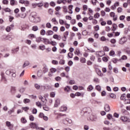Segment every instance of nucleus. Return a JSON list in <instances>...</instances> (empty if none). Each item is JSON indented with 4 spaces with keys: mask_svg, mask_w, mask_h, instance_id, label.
Wrapping results in <instances>:
<instances>
[{
    "mask_svg": "<svg viewBox=\"0 0 130 130\" xmlns=\"http://www.w3.org/2000/svg\"><path fill=\"white\" fill-rule=\"evenodd\" d=\"M101 16H102V17H104L105 16V15H106V13H105V11L102 10L101 12Z\"/></svg>",
    "mask_w": 130,
    "mask_h": 130,
    "instance_id": "52",
    "label": "nucleus"
},
{
    "mask_svg": "<svg viewBox=\"0 0 130 130\" xmlns=\"http://www.w3.org/2000/svg\"><path fill=\"white\" fill-rule=\"evenodd\" d=\"M117 11L118 13H121L122 12V8L121 7H119L117 8Z\"/></svg>",
    "mask_w": 130,
    "mask_h": 130,
    "instance_id": "53",
    "label": "nucleus"
},
{
    "mask_svg": "<svg viewBox=\"0 0 130 130\" xmlns=\"http://www.w3.org/2000/svg\"><path fill=\"white\" fill-rule=\"evenodd\" d=\"M52 63H53V64H58V61L55 60H53L52 61Z\"/></svg>",
    "mask_w": 130,
    "mask_h": 130,
    "instance_id": "61",
    "label": "nucleus"
},
{
    "mask_svg": "<svg viewBox=\"0 0 130 130\" xmlns=\"http://www.w3.org/2000/svg\"><path fill=\"white\" fill-rule=\"evenodd\" d=\"M91 108H87V111H85V112H84V113H88V114H90L91 113Z\"/></svg>",
    "mask_w": 130,
    "mask_h": 130,
    "instance_id": "47",
    "label": "nucleus"
},
{
    "mask_svg": "<svg viewBox=\"0 0 130 130\" xmlns=\"http://www.w3.org/2000/svg\"><path fill=\"white\" fill-rule=\"evenodd\" d=\"M70 90H71V87L69 86H67L64 88L65 92H70Z\"/></svg>",
    "mask_w": 130,
    "mask_h": 130,
    "instance_id": "22",
    "label": "nucleus"
},
{
    "mask_svg": "<svg viewBox=\"0 0 130 130\" xmlns=\"http://www.w3.org/2000/svg\"><path fill=\"white\" fill-rule=\"evenodd\" d=\"M70 85H74V84H76V82H75V80H71L69 82Z\"/></svg>",
    "mask_w": 130,
    "mask_h": 130,
    "instance_id": "51",
    "label": "nucleus"
},
{
    "mask_svg": "<svg viewBox=\"0 0 130 130\" xmlns=\"http://www.w3.org/2000/svg\"><path fill=\"white\" fill-rule=\"evenodd\" d=\"M29 125L31 128L37 129V124H36L35 123L31 122L29 124Z\"/></svg>",
    "mask_w": 130,
    "mask_h": 130,
    "instance_id": "7",
    "label": "nucleus"
},
{
    "mask_svg": "<svg viewBox=\"0 0 130 130\" xmlns=\"http://www.w3.org/2000/svg\"><path fill=\"white\" fill-rule=\"evenodd\" d=\"M8 36L6 35H4L1 37V39L2 40H8Z\"/></svg>",
    "mask_w": 130,
    "mask_h": 130,
    "instance_id": "18",
    "label": "nucleus"
},
{
    "mask_svg": "<svg viewBox=\"0 0 130 130\" xmlns=\"http://www.w3.org/2000/svg\"><path fill=\"white\" fill-rule=\"evenodd\" d=\"M25 90H26V88H24V87H21L20 89H19V92L20 93H24V92H25Z\"/></svg>",
    "mask_w": 130,
    "mask_h": 130,
    "instance_id": "29",
    "label": "nucleus"
},
{
    "mask_svg": "<svg viewBox=\"0 0 130 130\" xmlns=\"http://www.w3.org/2000/svg\"><path fill=\"white\" fill-rule=\"evenodd\" d=\"M12 73H14V70H12V69L8 70L6 72V75H8V76L10 75L11 74H12Z\"/></svg>",
    "mask_w": 130,
    "mask_h": 130,
    "instance_id": "9",
    "label": "nucleus"
},
{
    "mask_svg": "<svg viewBox=\"0 0 130 130\" xmlns=\"http://www.w3.org/2000/svg\"><path fill=\"white\" fill-rule=\"evenodd\" d=\"M107 117L108 119H109V120H110V119H111V118H112V115L111 114H108L107 115Z\"/></svg>",
    "mask_w": 130,
    "mask_h": 130,
    "instance_id": "38",
    "label": "nucleus"
},
{
    "mask_svg": "<svg viewBox=\"0 0 130 130\" xmlns=\"http://www.w3.org/2000/svg\"><path fill=\"white\" fill-rule=\"evenodd\" d=\"M104 109L106 112H109V111H110V107L109 106V105H105Z\"/></svg>",
    "mask_w": 130,
    "mask_h": 130,
    "instance_id": "5",
    "label": "nucleus"
},
{
    "mask_svg": "<svg viewBox=\"0 0 130 130\" xmlns=\"http://www.w3.org/2000/svg\"><path fill=\"white\" fill-rule=\"evenodd\" d=\"M60 102V101H59V99H57L55 102L54 107H57Z\"/></svg>",
    "mask_w": 130,
    "mask_h": 130,
    "instance_id": "14",
    "label": "nucleus"
},
{
    "mask_svg": "<svg viewBox=\"0 0 130 130\" xmlns=\"http://www.w3.org/2000/svg\"><path fill=\"white\" fill-rule=\"evenodd\" d=\"M101 95L103 96H106V91H105V90H103L101 92Z\"/></svg>",
    "mask_w": 130,
    "mask_h": 130,
    "instance_id": "62",
    "label": "nucleus"
},
{
    "mask_svg": "<svg viewBox=\"0 0 130 130\" xmlns=\"http://www.w3.org/2000/svg\"><path fill=\"white\" fill-rule=\"evenodd\" d=\"M21 121L23 123H26V122H27V120H26L24 117L21 118Z\"/></svg>",
    "mask_w": 130,
    "mask_h": 130,
    "instance_id": "40",
    "label": "nucleus"
},
{
    "mask_svg": "<svg viewBox=\"0 0 130 130\" xmlns=\"http://www.w3.org/2000/svg\"><path fill=\"white\" fill-rule=\"evenodd\" d=\"M32 113L33 114H37V110L35 108L32 109Z\"/></svg>",
    "mask_w": 130,
    "mask_h": 130,
    "instance_id": "57",
    "label": "nucleus"
},
{
    "mask_svg": "<svg viewBox=\"0 0 130 130\" xmlns=\"http://www.w3.org/2000/svg\"><path fill=\"white\" fill-rule=\"evenodd\" d=\"M115 54V52H114V51L113 50H111L109 52V55L110 56H113V55H114Z\"/></svg>",
    "mask_w": 130,
    "mask_h": 130,
    "instance_id": "28",
    "label": "nucleus"
},
{
    "mask_svg": "<svg viewBox=\"0 0 130 130\" xmlns=\"http://www.w3.org/2000/svg\"><path fill=\"white\" fill-rule=\"evenodd\" d=\"M29 64H30V62H29V61H25L22 66L23 69H24V68H26V67H28V66H29Z\"/></svg>",
    "mask_w": 130,
    "mask_h": 130,
    "instance_id": "10",
    "label": "nucleus"
},
{
    "mask_svg": "<svg viewBox=\"0 0 130 130\" xmlns=\"http://www.w3.org/2000/svg\"><path fill=\"white\" fill-rule=\"evenodd\" d=\"M74 64V62L72 60H69L68 62V66H69L70 67H72V64Z\"/></svg>",
    "mask_w": 130,
    "mask_h": 130,
    "instance_id": "48",
    "label": "nucleus"
},
{
    "mask_svg": "<svg viewBox=\"0 0 130 130\" xmlns=\"http://www.w3.org/2000/svg\"><path fill=\"white\" fill-rule=\"evenodd\" d=\"M104 51H109V48H108V47H104Z\"/></svg>",
    "mask_w": 130,
    "mask_h": 130,
    "instance_id": "64",
    "label": "nucleus"
},
{
    "mask_svg": "<svg viewBox=\"0 0 130 130\" xmlns=\"http://www.w3.org/2000/svg\"><path fill=\"white\" fill-rule=\"evenodd\" d=\"M53 31L52 30H48L46 33V35L49 36L50 35H53Z\"/></svg>",
    "mask_w": 130,
    "mask_h": 130,
    "instance_id": "12",
    "label": "nucleus"
},
{
    "mask_svg": "<svg viewBox=\"0 0 130 130\" xmlns=\"http://www.w3.org/2000/svg\"><path fill=\"white\" fill-rule=\"evenodd\" d=\"M96 72H98L97 74H98V76H100V77H103V74H102L101 73V70L98 69Z\"/></svg>",
    "mask_w": 130,
    "mask_h": 130,
    "instance_id": "23",
    "label": "nucleus"
},
{
    "mask_svg": "<svg viewBox=\"0 0 130 130\" xmlns=\"http://www.w3.org/2000/svg\"><path fill=\"white\" fill-rule=\"evenodd\" d=\"M11 91L12 94H15V93H16V87L14 86H12Z\"/></svg>",
    "mask_w": 130,
    "mask_h": 130,
    "instance_id": "19",
    "label": "nucleus"
},
{
    "mask_svg": "<svg viewBox=\"0 0 130 130\" xmlns=\"http://www.w3.org/2000/svg\"><path fill=\"white\" fill-rule=\"evenodd\" d=\"M29 120L30 121H34V116L33 115L29 116Z\"/></svg>",
    "mask_w": 130,
    "mask_h": 130,
    "instance_id": "59",
    "label": "nucleus"
},
{
    "mask_svg": "<svg viewBox=\"0 0 130 130\" xmlns=\"http://www.w3.org/2000/svg\"><path fill=\"white\" fill-rule=\"evenodd\" d=\"M29 19H31V21L32 23H35L36 24L39 23V22H40L41 21V18H40V17H36V12H32L31 13Z\"/></svg>",
    "mask_w": 130,
    "mask_h": 130,
    "instance_id": "1",
    "label": "nucleus"
},
{
    "mask_svg": "<svg viewBox=\"0 0 130 130\" xmlns=\"http://www.w3.org/2000/svg\"><path fill=\"white\" fill-rule=\"evenodd\" d=\"M49 44H51L52 46H55L56 45V42L52 41L49 43Z\"/></svg>",
    "mask_w": 130,
    "mask_h": 130,
    "instance_id": "26",
    "label": "nucleus"
},
{
    "mask_svg": "<svg viewBox=\"0 0 130 130\" xmlns=\"http://www.w3.org/2000/svg\"><path fill=\"white\" fill-rule=\"evenodd\" d=\"M66 3H67V0H57V4L58 5H60V4H63V5H66Z\"/></svg>",
    "mask_w": 130,
    "mask_h": 130,
    "instance_id": "8",
    "label": "nucleus"
},
{
    "mask_svg": "<svg viewBox=\"0 0 130 130\" xmlns=\"http://www.w3.org/2000/svg\"><path fill=\"white\" fill-rule=\"evenodd\" d=\"M110 17H113V18H114L115 17V13L113 12H112L110 13Z\"/></svg>",
    "mask_w": 130,
    "mask_h": 130,
    "instance_id": "55",
    "label": "nucleus"
},
{
    "mask_svg": "<svg viewBox=\"0 0 130 130\" xmlns=\"http://www.w3.org/2000/svg\"><path fill=\"white\" fill-rule=\"evenodd\" d=\"M124 97H125V93L122 94L121 95V96H120V100H122V101L124 100V101H126L127 100L125 99L124 98Z\"/></svg>",
    "mask_w": 130,
    "mask_h": 130,
    "instance_id": "16",
    "label": "nucleus"
},
{
    "mask_svg": "<svg viewBox=\"0 0 130 130\" xmlns=\"http://www.w3.org/2000/svg\"><path fill=\"white\" fill-rule=\"evenodd\" d=\"M3 4L4 5H9V1H8V0H3Z\"/></svg>",
    "mask_w": 130,
    "mask_h": 130,
    "instance_id": "54",
    "label": "nucleus"
},
{
    "mask_svg": "<svg viewBox=\"0 0 130 130\" xmlns=\"http://www.w3.org/2000/svg\"><path fill=\"white\" fill-rule=\"evenodd\" d=\"M80 61L81 62H82V63H85V62H86V58H84V57H82L80 59Z\"/></svg>",
    "mask_w": 130,
    "mask_h": 130,
    "instance_id": "41",
    "label": "nucleus"
},
{
    "mask_svg": "<svg viewBox=\"0 0 130 130\" xmlns=\"http://www.w3.org/2000/svg\"><path fill=\"white\" fill-rule=\"evenodd\" d=\"M18 51H19V47H18L17 48H16L15 49H13L12 50V53H17V52H18Z\"/></svg>",
    "mask_w": 130,
    "mask_h": 130,
    "instance_id": "21",
    "label": "nucleus"
},
{
    "mask_svg": "<svg viewBox=\"0 0 130 130\" xmlns=\"http://www.w3.org/2000/svg\"><path fill=\"white\" fill-rule=\"evenodd\" d=\"M55 80L57 82H59V81H61V77H60L59 76H57V77L55 78Z\"/></svg>",
    "mask_w": 130,
    "mask_h": 130,
    "instance_id": "32",
    "label": "nucleus"
},
{
    "mask_svg": "<svg viewBox=\"0 0 130 130\" xmlns=\"http://www.w3.org/2000/svg\"><path fill=\"white\" fill-rule=\"evenodd\" d=\"M58 35H54L53 36V38H54V39H57V40H60V39H58Z\"/></svg>",
    "mask_w": 130,
    "mask_h": 130,
    "instance_id": "36",
    "label": "nucleus"
},
{
    "mask_svg": "<svg viewBox=\"0 0 130 130\" xmlns=\"http://www.w3.org/2000/svg\"><path fill=\"white\" fill-rule=\"evenodd\" d=\"M46 26L47 28H51V24L49 22L47 23Z\"/></svg>",
    "mask_w": 130,
    "mask_h": 130,
    "instance_id": "58",
    "label": "nucleus"
},
{
    "mask_svg": "<svg viewBox=\"0 0 130 130\" xmlns=\"http://www.w3.org/2000/svg\"><path fill=\"white\" fill-rule=\"evenodd\" d=\"M50 6H51V7H55V3L53 1L51 2L50 3Z\"/></svg>",
    "mask_w": 130,
    "mask_h": 130,
    "instance_id": "50",
    "label": "nucleus"
},
{
    "mask_svg": "<svg viewBox=\"0 0 130 130\" xmlns=\"http://www.w3.org/2000/svg\"><path fill=\"white\" fill-rule=\"evenodd\" d=\"M93 28L94 29V30H95V31H98L99 30V29H100L99 25H96V26H94Z\"/></svg>",
    "mask_w": 130,
    "mask_h": 130,
    "instance_id": "43",
    "label": "nucleus"
},
{
    "mask_svg": "<svg viewBox=\"0 0 130 130\" xmlns=\"http://www.w3.org/2000/svg\"><path fill=\"white\" fill-rule=\"evenodd\" d=\"M50 97H52V98H54V97H55V92H51L50 93Z\"/></svg>",
    "mask_w": 130,
    "mask_h": 130,
    "instance_id": "46",
    "label": "nucleus"
},
{
    "mask_svg": "<svg viewBox=\"0 0 130 130\" xmlns=\"http://www.w3.org/2000/svg\"><path fill=\"white\" fill-rule=\"evenodd\" d=\"M50 71L51 73H52V74H53V73H55L56 72L57 70L55 68H52L51 69H50Z\"/></svg>",
    "mask_w": 130,
    "mask_h": 130,
    "instance_id": "31",
    "label": "nucleus"
},
{
    "mask_svg": "<svg viewBox=\"0 0 130 130\" xmlns=\"http://www.w3.org/2000/svg\"><path fill=\"white\" fill-rule=\"evenodd\" d=\"M23 102L25 104H27V103H30V102H31V101L30 100V99H24L23 100Z\"/></svg>",
    "mask_w": 130,
    "mask_h": 130,
    "instance_id": "20",
    "label": "nucleus"
},
{
    "mask_svg": "<svg viewBox=\"0 0 130 130\" xmlns=\"http://www.w3.org/2000/svg\"><path fill=\"white\" fill-rule=\"evenodd\" d=\"M36 105H37V106H38V107H41V106H42V105L41 104V103L39 102H37L36 103Z\"/></svg>",
    "mask_w": 130,
    "mask_h": 130,
    "instance_id": "49",
    "label": "nucleus"
},
{
    "mask_svg": "<svg viewBox=\"0 0 130 130\" xmlns=\"http://www.w3.org/2000/svg\"><path fill=\"white\" fill-rule=\"evenodd\" d=\"M113 72L115 74H118V69L117 68H115L113 69Z\"/></svg>",
    "mask_w": 130,
    "mask_h": 130,
    "instance_id": "60",
    "label": "nucleus"
},
{
    "mask_svg": "<svg viewBox=\"0 0 130 130\" xmlns=\"http://www.w3.org/2000/svg\"><path fill=\"white\" fill-rule=\"evenodd\" d=\"M88 32L86 30H84L82 32V35H83V36H86Z\"/></svg>",
    "mask_w": 130,
    "mask_h": 130,
    "instance_id": "44",
    "label": "nucleus"
},
{
    "mask_svg": "<svg viewBox=\"0 0 130 130\" xmlns=\"http://www.w3.org/2000/svg\"><path fill=\"white\" fill-rule=\"evenodd\" d=\"M6 125H7V126H8L9 127H14V125L13 124H12L11 123V122L10 121H6Z\"/></svg>",
    "mask_w": 130,
    "mask_h": 130,
    "instance_id": "13",
    "label": "nucleus"
},
{
    "mask_svg": "<svg viewBox=\"0 0 130 130\" xmlns=\"http://www.w3.org/2000/svg\"><path fill=\"white\" fill-rule=\"evenodd\" d=\"M43 72L44 74H45L46 73H47L48 72V69L46 67H44L43 68Z\"/></svg>",
    "mask_w": 130,
    "mask_h": 130,
    "instance_id": "25",
    "label": "nucleus"
},
{
    "mask_svg": "<svg viewBox=\"0 0 130 130\" xmlns=\"http://www.w3.org/2000/svg\"><path fill=\"white\" fill-rule=\"evenodd\" d=\"M11 30H12V28H11V27L9 26H7L6 28V30L7 31V32H10Z\"/></svg>",
    "mask_w": 130,
    "mask_h": 130,
    "instance_id": "56",
    "label": "nucleus"
},
{
    "mask_svg": "<svg viewBox=\"0 0 130 130\" xmlns=\"http://www.w3.org/2000/svg\"><path fill=\"white\" fill-rule=\"evenodd\" d=\"M99 17H100V14L99 13H96V14H94V17L95 19H98V18H99Z\"/></svg>",
    "mask_w": 130,
    "mask_h": 130,
    "instance_id": "33",
    "label": "nucleus"
},
{
    "mask_svg": "<svg viewBox=\"0 0 130 130\" xmlns=\"http://www.w3.org/2000/svg\"><path fill=\"white\" fill-rule=\"evenodd\" d=\"M127 39L125 37H123V38H121L119 41V44H124L126 42Z\"/></svg>",
    "mask_w": 130,
    "mask_h": 130,
    "instance_id": "4",
    "label": "nucleus"
},
{
    "mask_svg": "<svg viewBox=\"0 0 130 130\" xmlns=\"http://www.w3.org/2000/svg\"><path fill=\"white\" fill-rule=\"evenodd\" d=\"M65 62H66V60H62V59H60V61H59V64H64Z\"/></svg>",
    "mask_w": 130,
    "mask_h": 130,
    "instance_id": "42",
    "label": "nucleus"
},
{
    "mask_svg": "<svg viewBox=\"0 0 130 130\" xmlns=\"http://www.w3.org/2000/svg\"><path fill=\"white\" fill-rule=\"evenodd\" d=\"M109 96L113 99H115L116 98V95L114 93H110Z\"/></svg>",
    "mask_w": 130,
    "mask_h": 130,
    "instance_id": "24",
    "label": "nucleus"
},
{
    "mask_svg": "<svg viewBox=\"0 0 130 130\" xmlns=\"http://www.w3.org/2000/svg\"><path fill=\"white\" fill-rule=\"evenodd\" d=\"M45 33H46V31H45V29H42L40 31V34L42 36L45 35Z\"/></svg>",
    "mask_w": 130,
    "mask_h": 130,
    "instance_id": "34",
    "label": "nucleus"
},
{
    "mask_svg": "<svg viewBox=\"0 0 130 130\" xmlns=\"http://www.w3.org/2000/svg\"><path fill=\"white\" fill-rule=\"evenodd\" d=\"M4 11L6 12L10 13V12H11V9L9 8H6L4 9Z\"/></svg>",
    "mask_w": 130,
    "mask_h": 130,
    "instance_id": "63",
    "label": "nucleus"
},
{
    "mask_svg": "<svg viewBox=\"0 0 130 130\" xmlns=\"http://www.w3.org/2000/svg\"><path fill=\"white\" fill-rule=\"evenodd\" d=\"M120 119L123 121V122H130V119L127 118L126 116H121L120 117Z\"/></svg>",
    "mask_w": 130,
    "mask_h": 130,
    "instance_id": "3",
    "label": "nucleus"
},
{
    "mask_svg": "<svg viewBox=\"0 0 130 130\" xmlns=\"http://www.w3.org/2000/svg\"><path fill=\"white\" fill-rule=\"evenodd\" d=\"M95 89L99 91V92H100L101 91V86L100 85H96Z\"/></svg>",
    "mask_w": 130,
    "mask_h": 130,
    "instance_id": "27",
    "label": "nucleus"
},
{
    "mask_svg": "<svg viewBox=\"0 0 130 130\" xmlns=\"http://www.w3.org/2000/svg\"><path fill=\"white\" fill-rule=\"evenodd\" d=\"M43 38H41V37H39V38H36V42H38V43H39V42H43Z\"/></svg>",
    "mask_w": 130,
    "mask_h": 130,
    "instance_id": "15",
    "label": "nucleus"
},
{
    "mask_svg": "<svg viewBox=\"0 0 130 130\" xmlns=\"http://www.w3.org/2000/svg\"><path fill=\"white\" fill-rule=\"evenodd\" d=\"M63 11L64 12V13H68V7L66 6L63 7Z\"/></svg>",
    "mask_w": 130,
    "mask_h": 130,
    "instance_id": "35",
    "label": "nucleus"
},
{
    "mask_svg": "<svg viewBox=\"0 0 130 130\" xmlns=\"http://www.w3.org/2000/svg\"><path fill=\"white\" fill-rule=\"evenodd\" d=\"M45 89H46L47 90H50L51 89V86L49 85H47L46 86H44Z\"/></svg>",
    "mask_w": 130,
    "mask_h": 130,
    "instance_id": "39",
    "label": "nucleus"
},
{
    "mask_svg": "<svg viewBox=\"0 0 130 130\" xmlns=\"http://www.w3.org/2000/svg\"><path fill=\"white\" fill-rule=\"evenodd\" d=\"M93 89H94V87H93V86H92V85H90L87 87V91H88L89 92H91V91H92Z\"/></svg>",
    "mask_w": 130,
    "mask_h": 130,
    "instance_id": "17",
    "label": "nucleus"
},
{
    "mask_svg": "<svg viewBox=\"0 0 130 130\" xmlns=\"http://www.w3.org/2000/svg\"><path fill=\"white\" fill-rule=\"evenodd\" d=\"M1 77V81H2V82H4V84H7V83H8V80L7 79V78H6V77L5 76V73L2 72Z\"/></svg>",
    "mask_w": 130,
    "mask_h": 130,
    "instance_id": "2",
    "label": "nucleus"
},
{
    "mask_svg": "<svg viewBox=\"0 0 130 130\" xmlns=\"http://www.w3.org/2000/svg\"><path fill=\"white\" fill-rule=\"evenodd\" d=\"M38 26H34L32 28V31H38Z\"/></svg>",
    "mask_w": 130,
    "mask_h": 130,
    "instance_id": "30",
    "label": "nucleus"
},
{
    "mask_svg": "<svg viewBox=\"0 0 130 130\" xmlns=\"http://www.w3.org/2000/svg\"><path fill=\"white\" fill-rule=\"evenodd\" d=\"M61 109H63V110H60L61 112L67 111L68 108L67 107H61Z\"/></svg>",
    "mask_w": 130,
    "mask_h": 130,
    "instance_id": "45",
    "label": "nucleus"
},
{
    "mask_svg": "<svg viewBox=\"0 0 130 130\" xmlns=\"http://www.w3.org/2000/svg\"><path fill=\"white\" fill-rule=\"evenodd\" d=\"M43 42L45 44L47 45V44H49V43L50 42L49 41V40L48 39L43 38Z\"/></svg>",
    "mask_w": 130,
    "mask_h": 130,
    "instance_id": "6",
    "label": "nucleus"
},
{
    "mask_svg": "<svg viewBox=\"0 0 130 130\" xmlns=\"http://www.w3.org/2000/svg\"><path fill=\"white\" fill-rule=\"evenodd\" d=\"M10 5L11 6H15V5H18V2L15 0H11Z\"/></svg>",
    "mask_w": 130,
    "mask_h": 130,
    "instance_id": "11",
    "label": "nucleus"
},
{
    "mask_svg": "<svg viewBox=\"0 0 130 130\" xmlns=\"http://www.w3.org/2000/svg\"><path fill=\"white\" fill-rule=\"evenodd\" d=\"M125 18V16H124V15H121L119 17L120 21H123V20H124Z\"/></svg>",
    "mask_w": 130,
    "mask_h": 130,
    "instance_id": "37",
    "label": "nucleus"
}]
</instances>
